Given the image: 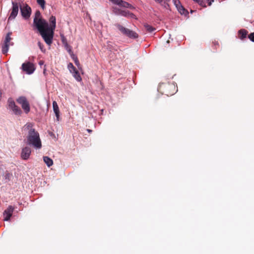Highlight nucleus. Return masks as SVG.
<instances>
[{"instance_id":"f257e3e1","label":"nucleus","mask_w":254,"mask_h":254,"mask_svg":"<svg viewBox=\"0 0 254 254\" xmlns=\"http://www.w3.org/2000/svg\"><path fill=\"white\" fill-rule=\"evenodd\" d=\"M49 25L48 22L42 17L41 13L38 10L34 14L33 19V26L39 31L41 37L49 46L52 42L54 35V30L56 26V18L55 16H51L49 18Z\"/></svg>"},{"instance_id":"f03ea898","label":"nucleus","mask_w":254,"mask_h":254,"mask_svg":"<svg viewBox=\"0 0 254 254\" xmlns=\"http://www.w3.org/2000/svg\"><path fill=\"white\" fill-rule=\"evenodd\" d=\"M26 143L29 145L32 146L36 149L41 148L42 143L40 135L35 129H32L30 131H28Z\"/></svg>"},{"instance_id":"7ed1b4c3","label":"nucleus","mask_w":254,"mask_h":254,"mask_svg":"<svg viewBox=\"0 0 254 254\" xmlns=\"http://www.w3.org/2000/svg\"><path fill=\"white\" fill-rule=\"evenodd\" d=\"M115 26L123 35L129 38L136 39L138 37V35L137 33L128 28H125L120 24L116 23L115 24Z\"/></svg>"},{"instance_id":"20e7f679","label":"nucleus","mask_w":254,"mask_h":254,"mask_svg":"<svg viewBox=\"0 0 254 254\" xmlns=\"http://www.w3.org/2000/svg\"><path fill=\"white\" fill-rule=\"evenodd\" d=\"M7 109L11 111L12 113L15 116H20L22 114L21 109L16 105L12 98H9L7 100Z\"/></svg>"},{"instance_id":"39448f33","label":"nucleus","mask_w":254,"mask_h":254,"mask_svg":"<svg viewBox=\"0 0 254 254\" xmlns=\"http://www.w3.org/2000/svg\"><path fill=\"white\" fill-rule=\"evenodd\" d=\"M11 34V32H8L6 34L3 43L1 44V52L4 55L6 54L8 52L9 46L13 45V42H10Z\"/></svg>"},{"instance_id":"423d86ee","label":"nucleus","mask_w":254,"mask_h":254,"mask_svg":"<svg viewBox=\"0 0 254 254\" xmlns=\"http://www.w3.org/2000/svg\"><path fill=\"white\" fill-rule=\"evenodd\" d=\"M113 11L116 15H121L126 17L134 18L135 15L128 10H122L117 7H113Z\"/></svg>"},{"instance_id":"0eeeda50","label":"nucleus","mask_w":254,"mask_h":254,"mask_svg":"<svg viewBox=\"0 0 254 254\" xmlns=\"http://www.w3.org/2000/svg\"><path fill=\"white\" fill-rule=\"evenodd\" d=\"M12 7L11 8V12L8 18V22L14 20L17 16L19 11V5L16 2L11 1Z\"/></svg>"},{"instance_id":"6e6552de","label":"nucleus","mask_w":254,"mask_h":254,"mask_svg":"<svg viewBox=\"0 0 254 254\" xmlns=\"http://www.w3.org/2000/svg\"><path fill=\"white\" fill-rule=\"evenodd\" d=\"M21 69L28 74L33 73L35 70L34 64L30 62L22 64Z\"/></svg>"},{"instance_id":"1a4fd4ad","label":"nucleus","mask_w":254,"mask_h":254,"mask_svg":"<svg viewBox=\"0 0 254 254\" xmlns=\"http://www.w3.org/2000/svg\"><path fill=\"white\" fill-rule=\"evenodd\" d=\"M21 15L25 19H28L31 14V8L27 4H24L22 7H20Z\"/></svg>"},{"instance_id":"9d476101","label":"nucleus","mask_w":254,"mask_h":254,"mask_svg":"<svg viewBox=\"0 0 254 254\" xmlns=\"http://www.w3.org/2000/svg\"><path fill=\"white\" fill-rule=\"evenodd\" d=\"M113 4L118 5L120 7L128 8L131 9H134V7L128 2L123 0H109Z\"/></svg>"},{"instance_id":"9b49d317","label":"nucleus","mask_w":254,"mask_h":254,"mask_svg":"<svg viewBox=\"0 0 254 254\" xmlns=\"http://www.w3.org/2000/svg\"><path fill=\"white\" fill-rule=\"evenodd\" d=\"M31 154V148L28 146H25L22 149L20 156L22 160H27L29 158Z\"/></svg>"},{"instance_id":"f8f14e48","label":"nucleus","mask_w":254,"mask_h":254,"mask_svg":"<svg viewBox=\"0 0 254 254\" xmlns=\"http://www.w3.org/2000/svg\"><path fill=\"white\" fill-rule=\"evenodd\" d=\"M14 208L11 205H9L3 212V216L4 221H8L12 215Z\"/></svg>"},{"instance_id":"ddd939ff","label":"nucleus","mask_w":254,"mask_h":254,"mask_svg":"<svg viewBox=\"0 0 254 254\" xmlns=\"http://www.w3.org/2000/svg\"><path fill=\"white\" fill-rule=\"evenodd\" d=\"M53 108L56 117V120L59 121L60 119V110L57 102L55 101L53 102Z\"/></svg>"},{"instance_id":"4468645a","label":"nucleus","mask_w":254,"mask_h":254,"mask_svg":"<svg viewBox=\"0 0 254 254\" xmlns=\"http://www.w3.org/2000/svg\"><path fill=\"white\" fill-rule=\"evenodd\" d=\"M176 8L179 12L182 15L183 14L186 15L189 14L188 10L184 8V7L182 5L181 3L180 4L178 5Z\"/></svg>"},{"instance_id":"2eb2a0df","label":"nucleus","mask_w":254,"mask_h":254,"mask_svg":"<svg viewBox=\"0 0 254 254\" xmlns=\"http://www.w3.org/2000/svg\"><path fill=\"white\" fill-rule=\"evenodd\" d=\"M3 179L5 181V182H7L11 180L13 178V175L11 173L7 171H6L3 174Z\"/></svg>"},{"instance_id":"dca6fc26","label":"nucleus","mask_w":254,"mask_h":254,"mask_svg":"<svg viewBox=\"0 0 254 254\" xmlns=\"http://www.w3.org/2000/svg\"><path fill=\"white\" fill-rule=\"evenodd\" d=\"M43 160L48 167H51L53 164V160L48 156H44Z\"/></svg>"},{"instance_id":"f3484780","label":"nucleus","mask_w":254,"mask_h":254,"mask_svg":"<svg viewBox=\"0 0 254 254\" xmlns=\"http://www.w3.org/2000/svg\"><path fill=\"white\" fill-rule=\"evenodd\" d=\"M21 107L26 114H28L30 111V104L28 101L22 105Z\"/></svg>"},{"instance_id":"a211bd4d","label":"nucleus","mask_w":254,"mask_h":254,"mask_svg":"<svg viewBox=\"0 0 254 254\" xmlns=\"http://www.w3.org/2000/svg\"><path fill=\"white\" fill-rule=\"evenodd\" d=\"M17 102L21 105H23V104L25 103L26 102L28 101L27 98L25 96H20L16 99Z\"/></svg>"},{"instance_id":"6ab92c4d","label":"nucleus","mask_w":254,"mask_h":254,"mask_svg":"<svg viewBox=\"0 0 254 254\" xmlns=\"http://www.w3.org/2000/svg\"><path fill=\"white\" fill-rule=\"evenodd\" d=\"M72 76L77 81H80L82 80L81 77L79 74V72L78 70L74 71V72L71 73Z\"/></svg>"},{"instance_id":"aec40b11","label":"nucleus","mask_w":254,"mask_h":254,"mask_svg":"<svg viewBox=\"0 0 254 254\" xmlns=\"http://www.w3.org/2000/svg\"><path fill=\"white\" fill-rule=\"evenodd\" d=\"M239 34L241 35L240 39H244L247 36L248 31L245 29H241L239 31Z\"/></svg>"},{"instance_id":"412c9836","label":"nucleus","mask_w":254,"mask_h":254,"mask_svg":"<svg viewBox=\"0 0 254 254\" xmlns=\"http://www.w3.org/2000/svg\"><path fill=\"white\" fill-rule=\"evenodd\" d=\"M71 57L72 60L74 61L75 65L78 67V68H81L80 64V63L78 61L77 57L73 54H72V55H71Z\"/></svg>"},{"instance_id":"4be33fe9","label":"nucleus","mask_w":254,"mask_h":254,"mask_svg":"<svg viewBox=\"0 0 254 254\" xmlns=\"http://www.w3.org/2000/svg\"><path fill=\"white\" fill-rule=\"evenodd\" d=\"M144 26L145 28L146 31H147L148 32H150V33L153 32L155 30V28L153 27L152 26H151L147 23H145L144 25Z\"/></svg>"},{"instance_id":"5701e85b","label":"nucleus","mask_w":254,"mask_h":254,"mask_svg":"<svg viewBox=\"0 0 254 254\" xmlns=\"http://www.w3.org/2000/svg\"><path fill=\"white\" fill-rule=\"evenodd\" d=\"M67 68L69 71V72L71 73L72 72H74V71H77V70L76 69V68L74 66L73 64L71 63H69L67 65Z\"/></svg>"},{"instance_id":"b1692460","label":"nucleus","mask_w":254,"mask_h":254,"mask_svg":"<svg viewBox=\"0 0 254 254\" xmlns=\"http://www.w3.org/2000/svg\"><path fill=\"white\" fill-rule=\"evenodd\" d=\"M67 68L69 71V72L71 73L72 72H74V71H77V70L76 69V68L74 66L73 64L71 63H69L67 65Z\"/></svg>"},{"instance_id":"393cba45","label":"nucleus","mask_w":254,"mask_h":254,"mask_svg":"<svg viewBox=\"0 0 254 254\" xmlns=\"http://www.w3.org/2000/svg\"><path fill=\"white\" fill-rule=\"evenodd\" d=\"M33 124L32 123H27L25 126H24V130H28V131H30L31 130V129H34V128H33Z\"/></svg>"},{"instance_id":"a878e982","label":"nucleus","mask_w":254,"mask_h":254,"mask_svg":"<svg viewBox=\"0 0 254 254\" xmlns=\"http://www.w3.org/2000/svg\"><path fill=\"white\" fill-rule=\"evenodd\" d=\"M37 3L40 5L43 9L45 8V0H36Z\"/></svg>"},{"instance_id":"bb28decb","label":"nucleus","mask_w":254,"mask_h":254,"mask_svg":"<svg viewBox=\"0 0 254 254\" xmlns=\"http://www.w3.org/2000/svg\"><path fill=\"white\" fill-rule=\"evenodd\" d=\"M64 45V48H65V49L67 50V51L69 53V54H71V53H72V50H71V47L70 45H69L68 44V43H65V44Z\"/></svg>"},{"instance_id":"cd10ccee","label":"nucleus","mask_w":254,"mask_h":254,"mask_svg":"<svg viewBox=\"0 0 254 254\" xmlns=\"http://www.w3.org/2000/svg\"><path fill=\"white\" fill-rule=\"evenodd\" d=\"M60 36H61V40H62V43L63 44V45H64V44H65V43H67V40H66V38L64 37V34H61Z\"/></svg>"},{"instance_id":"c85d7f7f","label":"nucleus","mask_w":254,"mask_h":254,"mask_svg":"<svg viewBox=\"0 0 254 254\" xmlns=\"http://www.w3.org/2000/svg\"><path fill=\"white\" fill-rule=\"evenodd\" d=\"M38 45L42 52H44L45 51L44 45L40 42H38Z\"/></svg>"},{"instance_id":"c756f323","label":"nucleus","mask_w":254,"mask_h":254,"mask_svg":"<svg viewBox=\"0 0 254 254\" xmlns=\"http://www.w3.org/2000/svg\"><path fill=\"white\" fill-rule=\"evenodd\" d=\"M248 37L251 41L254 42V32L251 33Z\"/></svg>"},{"instance_id":"7c9ffc66","label":"nucleus","mask_w":254,"mask_h":254,"mask_svg":"<svg viewBox=\"0 0 254 254\" xmlns=\"http://www.w3.org/2000/svg\"><path fill=\"white\" fill-rule=\"evenodd\" d=\"M166 87L167 88V89H172V88H174L175 89V86L174 84H167V85H166Z\"/></svg>"},{"instance_id":"2f4dec72","label":"nucleus","mask_w":254,"mask_h":254,"mask_svg":"<svg viewBox=\"0 0 254 254\" xmlns=\"http://www.w3.org/2000/svg\"><path fill=\"white\" fill-rule=\"evenodd\" d=\"M173 2L175 5L176 7L178 6V5L181 3V2L179 0H173Z\"/></svg>"},{"instance_id":"473e14b6","label":"nucleus","mask_w":254,"mask_h":254,"mask_svg":"<svg viewBox=\"0 0 254 254\" xmlns=\"http://www.w3.org/2000/svg\"><path fill=\"white\" fill-rule=\"evenodd\" d=\"M192 0L196 3H198L200 5H202L203 3V0Z\"/></svg>"},{"instance_id":"72a5a7b5","label":"nucleus","mask_w":254,"mask_h":254,"mask_svg":"<svg viewBox=\"0 0 254 254\" xmlns=\"http://www.w3.org/2000/svg\"><path fill=\"white\" fill-rule=\"evenodd\" d=\"M208 2L209 5H211L212 3L214 1V0H206Z\"/></svg>"},{"instance_id":"f704fd0d","label":"nucleus","mask_w":254,"mask_h":254,"mask_svg":"<svg viewBox=\"0 0 254 254\" xmlns=\"http://www.w3.org/2000/svg\"><path fill=\"white\" fill-rule=\"evenodd\" d=\"M1 98H2V92H1V91L0 90V102L1 100Z\"/></svg>"},{"instance_id":"c9c22d12","label":"nucleus","mask_w":254,"mask_h":254,"mask_svg":"<svg viewBox=\"0 0 254 254\" xmlns=\"http://www.w3.org/2000/svg\"><path fill=\"white\" fill-rule=\"evenodd\" d=\"M155 1L160 3L162 2V0H154Z\"/></svg>"},{"instance_id":"e433bc0d","label":"nucleus","mask_w":254,"mask_h":254,"mask_svg":"<svg viewBox=\"0 0 254 254\" xmlns=\"http://www.w3.org/2000/svg\"><path fill=\"white\" fill-rule=\"evenodd\" d=\"M43 64H44V62H43V61H40V62H39V64L40 65Z\"/></svg>"},{"instance_id":"4c0bfd02","label":"nucleus","mask_w":254,"mask_h":254,"mask_svg":"<svg viewBox=\"0 0 254 254\" xmlns=\"http://www.w3.org/2000/svg\"><path fill=\"white\" fill-rule=\"evenodd\" d=\"M87 131H88V132H92V130H91V129H87Z\"/></svg>"},{"instance_id":"58836bf2","label":"nucleus","mask_w":254,"mask_h":254,"mask_svg":"<svg viewBox=\"0 0 254 254\" xmlns=\"http://www.w3.org/2000/svg\"><path fill=\"white\" fill-rule=\"evenodd\" d=\"M43 73H44V74H45V73H46V69H44V71H43Z\"/></svg>"},{"instance_id":"ea45409f","label":"nucleus","mask_w":254,"mask_h":254,"mask_svg":"<svg viewBox=\"0 0 254 254\" xmlns=\"http://www.w3.org/2000/svg\"><path fill=\"white\" fill-rule=\"evenodd\" d=\"M174 92H173L172 93H169V94H170L171 95H173V94H174Z\"/></svg>"},{"instance_id":"a19ab883","label":"nucleus","mask_w":254,"mask_h":254,"mask_svg":"<svg viewBox=\"0 0 254 254\" xmlns=\"http://www.w3.org/2000/svg\"><path fill=\"white\" fill-rule=\"evenodd\" d=\"M167 1H169L170 0H165Z\"/></svg>"}]
</instances>
